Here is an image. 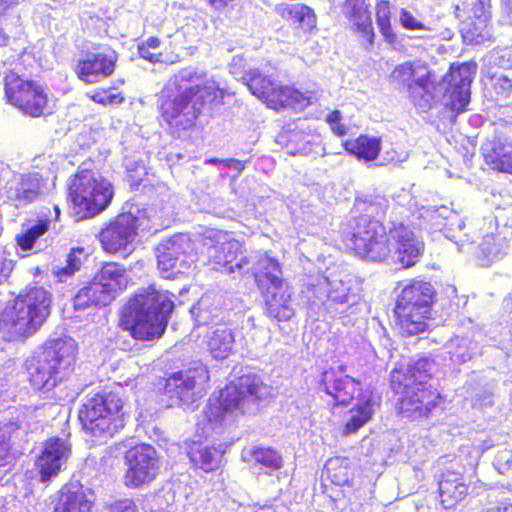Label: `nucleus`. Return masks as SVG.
<instances>
[{"label": "nucleus", "instance_id": "1", "mask_svg": "<svg viewBox=\"0 0 512 512\" xmlns=\"http://www.w3.org/2000/svg\"><path fill=\"white\" fill-rule=\"evenodd\" d=\"M340 239L347 251L359 258L378 263H392L403 269L419 262L422 246L403 223L386 229L375 217L361 214L350 217L340 229Z\"/></svg>", "mask_w": 512, "mask_h": 512}, {"label": "nucleus", "instance_id": "2", "mask_svg": "<svg viewBox=\"0 0 512 512\" xmlns=\"http://www.w3.org/2000/svg\"><path fill=\"white\" fill-rule=\"evenodd\" d=\"M222 91L206 72L186 67L170 77L162 91L160 120L175 132L195 125L207 105L220 103Z\"/></svg>", "mask_w": 512, "mask_h": 512}, {"label": "nucleus", "instance_id": "3", "mask_svg": "<svg viewBox=\"0 0 512 512\" xmlns=\"http://www.w3.org/2000/svg\"><path fill=\"white\" fill-rule=\"evenodd\" d=\"M436 370V361L430 356L395 363L389 374V386L398 396L395 404L397 416L410 422L426 421L432 417L443 398L438 388L427 384Z\"/></svg>", "mask_w": 512, "mask_h": 512}, {"label": "nucleus", "instance_id": "4", "mask_svg": "<svg viewBox=\"0 0 512 512\" xmlns=\"http://www.w3.org/2000/svg\"><path fill=\"white\" fill-rule=\"evenodd\" d=\"M174 294L154 284L133 293L123 305L118 327L136 341L150 342L165 333L174 311Z\"/></svg>", "mask_w": 512, "mask_h": 512}, {"label": "nucleus", "instance_id": "5", "mask_svg": "<svg viewBox=\"0 0 512 512\" xmlns=\"http://www.w3.org/2000/svg\"><path fill=\"white\" fill-rule=\"evenodd\" d=\"M35 57L21 52L17 57L4 62L3 98L5 102L28 118H40L51 113V98L47 84L27 73L34 68Z\"/></svg>", "mask_w": 512, "mask_h": 512}, {"label": "nucleus", "instance_id": "6", "mask_svg": "<svg viewBox=\"0 0 512 512\" xmlns=\"http://www.w3.org/2000/svg\"><path fill=\"white\" fill-rule=\"evenodd\" d=\"M77 418L88 436L109 439L123 430L129 418L128 402L119 385L91 391L80 403Z\"/></svg>", "mask_w": 512, "mask_h": 512}, {"label": "nucleus", "instance_id": "7", "mask_svg": "<svg viewBox=\"0 0 512 512\" xmlns=\"http://www.w3.org/2000/svg\"><path fill=\"white\" fill-rule=\"evenodd\" d=\"M50 307V294L43 287L28 286L2 312L0 326L9 340L25 339L46 321Z\"/></svg>", "mask_w": 512, "mask_h": 512}, {"label": "nucleus", "instance_id": "8", "mask_svg": "<svg viewBox=\"0 0 512 512\" xmlns=\"http://www.w3.org/2000/svg\"><path fill=\"white\" fill-rule=\"evenodd\" d=\"M77 345L61 338L48 340L28 361V383L34 391L53 390L76 362Z\"/></svg>", "mask_w": 512, "mask_h": 512}, {"label": "nucleus", "instance_id": "9", "mask_svg": "<svg viewBox=\"0 0 512 512\" xmlns=\"http://www.w3.org/2000/svg\"><path fill=\"white\" fill-rule=\"evenodd\" d=\"M252 276L265 303V313L277 321L294 315L293 287L283 277L281 263L269 255L260 256L252 267Z\"/></svg>", "mask_w": 512, "mask_h": 512}, {"label": "nucleus", "instance_id": "10", "mask_svg": "<svg viewBox=\"0 0 512 512\" xmlns=\"http://www.w3.org/2000/svg\"><path fill=\"white\" fill-rule=\"evenodd\" d=\"M435 296L433 286L422 280H412L401 290L393 314L395 325L402 336H414L429 329Z\"/></svg>", "mask_w": 512, "mask_h": 512}, {"label": "nucleus", "instance_id": "11", "mask_svg": "<svg viewBox=\"0 0 512 512\" xmlns=\"http://www.w3.org/2000/svg\"><path fill=\"white\" fill-rule=\"evenodd\" d=\"M266 394L267 386L259 375L243 374L228 382L209 400L206 417L210 422H217L235 412L245 413L259 405Z\"/></svg>", "mask_w": 512, "mask_h": 512}, {"label": "nucleus", "instance_id": "12", "mask_svg": "<svg viewBox=\"0 0 512 512\" xmlns=\"http://www.w3.org/2000/svg\"><path fill=\"white\" fill-rule=\"evenodd\" d=\"M114 196L113 185L89 169H78L67 182V199L82 219H90L106 210Z\"/></svg>", "mask_w": 512, "mask_h": 512}, {"label": "nucleus", "instance_id": "13", "mask_svg": "<svg viewBox=\"0 0 512 512\" xmlns=\"http://www.w3.org/2000/svg\"><path fill=\"white\" fill-rule=\"evenodd\" d=\"M242 81L252 95L276 112L286 109L302 111L318 100L315 91H301L295 86L283 85L258 70L245 72Z\"/></svg>", "mask_w": 512, "mask_h": 512}, {"label": "nucleus", "instance_id": "14", "mask_svg": "<svg viewBox=\"0 0 512 512\" xmlns=\"http://www.w3.org/2000/svg\"><path fill=\"white\" fill-rule=\"evenodd\" d=\"M150 218L145 211L121 212L106 222L98 233L101 248L108 254H130L139 229H149Z\"/></svg>", "mask_w": 512, "mask_h": 512}, {"label": "nucleus", "instance_id": "15", "mask_svg": "<svg viewBox=\"0 0 512 512\" xmlns=\"http://www.w3.org/2000/svg\"><path fill=\"white\" fill-rule=\"evenodd\" d=\"M125 471L123 485L128 489H141L150 485L160 468L156 449L146 443L131 446L123 455Z\"/></svg>", "mask_w": 512, "mask_h": 512}, {"label": "nucleus", "instance_id": "16", "mask_svg": "<svg viewBox=\"0 0 512 512\" xmlns=\"http://www.w3.org/2000/svg\"><path fill=\"white\" fill-rule=\"evenodd\" d=\"M477 64L473 61L451 63L443 81L448 84L445 94L448 100L444 105L452 114V121L468 109L471 98V84L476 75Z\"/></svg>", "mask_w": 512, "mask_h": 512}, {"label": "nucleus", "instance_id": "17", "mask_svg": "<svg viewBox=\"0 0 512 512\" xmlns=\"http://www.w3.org/2000/svg\"><path fill=\"white\" fill-rule=\"evenodd\" d=\"M117 60L114 51L86 52L77 60L74 72L86 84L98 83L113 75Z\"/></svg>", "mask_w": 512, "mask_h": 512}, {"label": "nucleus", "instance_id": "18", "mask_svg": "<svg viewBox=\"0 0 512 512\" xmlns=\"http://www.w3.org/2000/svg\"><path fill=\"white\" fill-rule=\"evenodd\" d=\"M201 376L200 369L197 366H189L180 371L171 373L167 378L163 379L164 383L160 388L162 395L175 403H169L173 406H188L187 402L191 399L193 391L196 387L197 378Z\"/></svg>", "mask_w": 512, "mask_h": 512}, {"label": "nucleus", "instance_id": "19", "mask_svg": "<svg viewBox=\"0 0 512 512\" xmlns=\"http://www.w3.org/2000/svg\"><path fill=\"white\" fill-rule=\"evenodd\" d=\"M71 454L70 444L59 437H52L44 442L41 453L35 460V469L41 482H48L61 470L62 461Z\"/></svg>", "mask_w": 512, "mask_h": 512}, {"label": "nucleus", "instance_id": "20", "mask_svg": "<svg viewBox=\"0 0 512 512\" xmlns=\"http://www.w3.org/2000/svg\"><path fill=\"white\" fill-rule=\"evenodd\" d=\"M190 242H168L157 256V265L164 278H176L189 268L192 259Z\"/></svg>", "mask_w": 512, "mask_h": 512}, {"label": "nucleus", "instance_id": "21", "mask_svg": "<svg viewBox=\"0 0 512 512\" xmlns=\"http://www.w3.org/2000/svg\"><path fill=\"white\" fill-rule=\"evenodd\" d=\"M95 498L79 482L64 484L56 493L53 512H93Z\"/></svg>", "mask_w": 512, "mask_h": 512}, {"label": "nucleus", "instance_id": "22", "mask_svg": "<svg viewBox=\"0 0 512 512\" xmlns=\"http://www.w3.org/2000/svg\"><path fill=\"white\" fill-rule=\"evenodd\" d=\"M320 384L326 394L334 400V405H348L354 399L360 382L346 374H339L335 367L323 371Z\"/></svg>", "mask_w": 512, "mask_h": 512}, {"label": "nucleus", "instance_id": "23", "mask_svg": "<svg viewBox=\"0 0 512 512\" xmlns=\"http://www.w3.org/2000/svg\"><path fill=\"white\" fill-rule=\"evenodd\" d=\"M235 334L227 323L209 326L203 337V345L217 360H224L233 353Z\"/></svg>", "mask_w": 512, "mask_h": 512}, {"label": "nucleus", "instance_id": "24", "mask_svg": "<svg viewBox=\"0 0 512 512\" xmlns=\"http://www.w3.org/2000/svg\"><path fill=\"white\" fill-rule=\"evenodd\" d=\"M211 258L219 269L229 273L240 271L249 264L248 257L244 255L243 245L234 239L214 246Z\"/></svg>", "mask_w": 512, "mask_h": 512}, {"label": "nucleus", "instance_id": "25", "mask_svg": "<svg viewBox=\"0 0 512 512\" xmlns=\"http://www.w3.org/2000/svg\"><path fill=\"white\" fill-rule=\"evenodd\" d=\"M185 444L186 455L193 469L210 473L220 468L222 454L215 446L199 440H189Z\"/></svg>", "mask_w": 512, "mask_h": 512}, {"label": "nucleus", "instance_id": "26", "mask_svg": "<svg viewBox=\"0 0 512 512\" xmlns=\"http://www.w3.org/2000/svg\"><path fill=\"white\" fill-rule=\"evenodd\" d=\"M93 277L111 301L127 288L126 269L117 262L104 263Z\"/></svg>", "mask_w": 512, "mask_h": 512}, {"label": "nucleus", "instance_id": "27", "mask_svg": "<svg viewBox=\"0 0 512 512\" xmlns=\"http://www.w3.org/2000/svg\"><path fill=\"white\" fill-rule=\"evenodd\" d=\"M438 490L441 503L445 508H450L468 495L469 486L465 483L461 473L454 470H446L441 474Z\"/></svg>", "mask_w": 512, "mask_h": 512}, {"label": "nucleus", "instance_id": "28", "mask_svg": "<svg viewBox=\"0 0 512 512\" xmlns=\"http://www.w3.org/2000/svg\"><path fill=\"white\" fill-rule=\"evenodd\" d=\"M485 163L493 170L512 174V140L497 136L483 153Z\"/></svg>", "mask_w": 512, "mask_h": 512}, {"label": "nucleus", "instance_id": "29", "mask_svg": "<svg viewBox=\"0 0 512 512\" xmlns=\"http://www.w3.org/2000/svg\"><path fill=\"white\" fill-rule=\"evenodd\" d=\"M324 473L331 485L351 488L355 480L356 466L347 456H334L326 461Z\"/></svg>", "mask_w": 512, "mask_h": 512}, {"label": "nucleus", "instance_id": "30", "mask_svg": "<svg viewBox=\"0 0 512 512\" xmlns=\"http://www.w3.org/2000/svg\"><path fill=\"white\" fill-rule=\"evenodd\" d=\"M342 145L348 155L362 162H372L381 152L382 139L379 136L360 134L356 138L345 140Z\"/></svg>", "mask_w": 512, "mask_h": 512}, {"label": "nucleus", "instance_id": "31", "mask_svg": "<svg viewBox=\"0 0 512 512\" xmlns=\"http://www.w3.org/2000/svg\"><path fill=\"white\" fill-rule=\"evenodd\" d=\"M110 303L111 300L102 290L94 277L80 288L73 298V305L76 310L100 308L107 306Z\"/></svg>", "mask_w": 512, "mask_h": 512}, {"label": "nucleus", "instance_id": "32", "mask_svg": "<svg viewBox=\"0 0 512 512\" xmlns=\"http://www.w3.org/2000/svg\"><path fill=\"white\" fill-rule=\"evenodd\" d=\"M43 185L44 178L38 172L20 175L15 189V200L21 204L34 202L41 196Z\"/></svg>", "mask_w": 512, "mask_h": 512}, {"label": "nucleus", "instance_id": "33", "mask_svg": "<svg viewBox=\"0 0 512 512\" xmlns=\"http://www.w3.org/2000/svg\"><path fill=\"white\" fill-rule=\"evenodd\" d=\"M350 416L344 423L342 434L348 436L356 433L366 423H368L373 416V408L371 399H366L358 402L349 411Z\"/></svg>", "mask_w": 512, "mask_h": 512}, {"label": "nucleus", "instance_id": "34", "mask_svg": "<svg viewBox=\"0 0 512 512\" xmlns=\"http://www.w3.org/2000/svg\"><path fill=\"white\" fill-rule=\"evenodd\" d=\"M281 15L297 23L304 31L310 32L317 25L314 10L305 4L284 5Z\"/></svg>", "mask_w": 512, "mask_h": 512}, {"label": "nucleus", "instance_id": "35", "mask_svg": "<svg viewBox=\"0 0 512 512\" xmlns=\"http://www.w3.org/2000/svg\"><path fill=\"white\" fill-rule=\"evenodd\" d=\"M375 18L377 27L384 41L390 45H394L398 37L392 26L390 2L388 0H379L376 2Z\"/></svg>", "mask_w": 512, "mask_h": 512}, {"label": "nucleus", "instance_id": "36", "mask_svg": "<svg viewBox=\"0 0 512 512\" xmlns=\"http://www.w3.org/2000/svg\"><path fill=\"white\" fill-rule=\"evenodd\" d=\"M19 428L16 421L0 422V467L10 465L15 460L12 436Z\"/></svg>", "mask_w": 512, "mask_h": 512}, {"label": "nucleus", "instance_id": "37", "mask_svg": "<svg viewBox=\"0 0 512 512\" xmlns=\"http://www.w3.org/2000/svg\"><path fill=\"white\" fill-rule=\"evenodd\" d=\"M250 455L257 465L271 472L283 467L282 455L273 447L255 446L251 449Z\"/></svg>", "mask_w": 512, "mask_h": 512}, {"label": "nucleus", "instance_id": "38", "mask_svg": "<svg viewBox=\"0 0 512 512\" xmlns=\"http://www.w3.org/2000/svg\"><path fill=\"white\" fill-rule=\"evenodd\" d=\"M50 227V220L48 218H40L37 223L24 231L22 234L16 236V242L22 250L31 249L36 240L44 235Z\"/></svg>", "mask_w": 512, "mask_h": 512}, {"label": "nucleus", "instance_id": "39", "mask_svg": "<svg viewBox=\"0 0 512 512\" xmlns=\"http://www.w3.org/2000/svg\"><path fill=\"white\" fill-rule=\"evenodd\" d=\"M341 8L343 15L351 24L372 16L367 0H344Z\"/></svg>", "mask_w": 512, "mask_h": 512}, {"label": "nucleus", "instance_id": "40", "mask_svg": "<svg viewBox=\"0 0 512 512\" xmlns=\"http://www.w3.org/2000/svg\"><path fill=\"white\" fill-rule=\"evenodd\" d=\"M114 87L110 88H97L90 93H87V97L94 103L102 106L120 105L125 101V97L122 92L112 93Z\"/></svg>", "mask_w": 512, "mask_h": 512}, {"label": "nucleus", "instance_id": "41", "mask_svg": "<svg viewBox=\"0 0 512 512\" xmlns=\"http://www.w3.org/2000/svg\"><path fill=\"white\" fill-rule=\"evenodd\" d=\"M436 88L435 74L433 71L428 70L424 75L412 79L406 84V90L410 98H416L418 93L417 89H421L425 93H431Z\"/></svg>", "mask_w": 512, "mask_h": 512}, {"label": "nucleus", "instance_id": "42", "mask_svg": "<svg viewBox=\"0 0 512 512\" xmlns=\"http://www.w3.org/2000/svg\"><path fill=\"white\" fill-rule=\"evenodd\" d=\"M160 39L155 36L149 37L145 42L138 46V53L141 58L151 63H163L166 61L163 54L158 51Z\"/></svg>", "mask_w": 512, "mask_h": 512}, {"label": "nucleus", "instance_id": "43", "mask_svg": "<svg viewBox=\"0 0 512 512\" xmlns=\"http://www.w3.org/2000/svg\"><path fill=\"white\" fill-rule=\"evenodd\" d=\"M351 28L362 37L366 47L370 48L374 45L376 33L373 26L372 16L352 24Z\"/></svg>", "mask_w": 512, "mask_h": 512}, {"label": "nucleus", "instance_id": "44", "mask_svg": "<svg viewBox=\"0 0 512 512\" xmlns=\"http://www.w3.org/2000/svg\"><path fill=\"white\" fill-rule=\"evenodd\" d=\"M351 28L362 37L366 47L370 48L374 45L376 33L373 26L372 16L352 24Z\"/></svg>", "mask_w": 512, "mask_h": 512}, {"label": "nucleus", "instance_id": "45", "mask_svg": "<svg viewBox=\"0 0 512 512\" xmlns=\"http://www.w3.org/2000/svg\"><path fill=\"white\" fill-rule=\"evenodd\" d=\"M416 66L413 62L407 61L397 65L391 72L390 78L392 81L399 84H403L406 88V84L412 80L415 76Z\"/></svg>", "mask_w": 512, "mask_h": 512}, {"label": "nucleus", "instance_id": "46", "mask_svg": "<svg viewBox=\"0 0 512 512\" xmlns=\"http://www.w3.org/2000/svg\"><path fill=\"white\" fill-rule=\"evenodd\" d=\"M492 89L498 97H508L512 93V77L494 75L491 77Z\"/></svg>", "mask_w": 512, "mask_h": 512}, {"label": "nucleus", "instance_id": "47", "mask_svg": "<svg viewBox=\"0 0 512 512\" xmlns=\"http://www.w3.org/2000/svg\"><path fill=\"white\" fill-rule=\"evenodd\" d=\"M399 24L406 30H427L428 27L405 8L399 10Z\"/></svg>", "mask_w": 512, "mask_h": 512}, {"label": "nucleus", "instance_id": "48", "mask_svg": "<svg viewBox=\"0 0 512 512\" xmlns=\"http://www.w3.org/2000/svg\"><path fill=\"white\" fill-rule=\"evenodd\" d=\"M331 131L338 137H343L347 134V127L342 123V113L340 110H333L326 116Z\"/></svg>", "mask_w": 512, "mask_h": 512}, {"label": "nucleus", "instance_id": "49", "mask_svg": "<svg viewBox=\"0 0 512 512\" xmlns=\"http://www.w3.org/2000/svg\"><path fill=\"white\" fill-rule=\"evenodd\" d=\"M490 0H472L471 12L473 18L486 22L490 18Z\"/></svg>", "mask_w": 512, "mask_h": 512}, {"label": "nucleus", "instance_id": "50", "mask_svg": "<svg viewBox=\"0 0 512 512\" xmlns=\"http://www.w3.org/2000/svg\"><path fill=\"white\" fill-rule=\"evenodd\" d=\"M107 512H137V506L133 499L122 498L110 503Z\"/></svg>", "mask_w": 512, "mask_h": 512}, {"label": "nucleus", "instance_id": "51", "mask_svg": "<svg viewBox=\"0 0 512 512\" xmlns=\"http://www.w3.org/2000/svg\"><path fill=\"white\" fill-rule=\"evenodd\" d=\"M328 300L332 303H347L349 301V289L344 285H341L340 288L330 289Z\"/></svg>", "mask_w": 512, "mask_h": 512}, {"label": "nucleus", "instance_id": "52", "mask_svg": "<svg viewBox=\"0 0 512 512\" xmlns=\"http://www.w3.org/2000/svg\"><path fill=\"white\" fill-rule=\"evenodd\" d=\"M206 163L214 164V165H225L227 167H232L236 169L239 173H241L245 169V163L241 160L227 158V159H219V158H210L206 161Z\"/></svg>", "mask_w": 512, "mask_h": 512}, {"label": "nucleus", "instance_id": "53", "mask_svg": "<svg viewBox=\"0 0 512 512\" xmlns=\"http://www.w3.org/2000/svg\"><path fill=\"white\" fill-rule=\"evenodd\" d=\"M79 267H80V262L78 261V259L73 255V253H70L68 255V258H67V265L63 268H61L57 275L58 276H61V275H65V276H70L72 275L75 271L79 270Z\"/></svg>", "mask_w": 512, "mask_h": 512}, {"label": "nucleus", "instance_id": "54", "mask_svg": "<svg viewBox=\"0 0 512 512\" xmlns=\"http://www.w3.org/2000/svg\"><path fill=\"white\" fill-rule=\"evenodd\" d=\"M323 487H324V491L323 492L325 494H327L328 497L333 502H338V501H340L341 499H343L345 497V494L343 493V491H337L333 487H330L328 484H324Z\"/></svg>", "mask_w": 512, "mask_h": 512}, {"label": "nucleus", "instance_id": "55", "mask_svg": "<svg viewBox=\"0 0 512 512\" xmlns=\"http://www.w3.org/2000/svg\"><path fill=\"white\" fill-rule=\"evenodd\" d=\"M201 1L204 2L209 7H212L216 10H221V9L226 8L234 0H201Z\"/></svg>", "mask_w": 512, "mask_h": 512}, {"label": "nucleus", "instance_id": "56", "mask_svg": "<svg viewBox=\"0 0 512 512\" xmlns=\"http://www.w3.org/2000/svg\"><path fill=\"white\" fill-rule=\"evenodd\" d=\"M18 0H0V19L7 14V11L16 5Z\"/></svg>", "mask_w": 512, "mask_h": 512}, {"label": "nucleus", "instance_id": "57", "mask_svg": "<svg viewBox=\"0 0 512 512\" xmlns=\"http://www.w3.org/2000/svg\"><path fill=\"white\" fill-rule=\"evenodd\" d=\"M495 512H512V503L508 501H500L494 508Z\"/></svg>", "mask_w": 512, "mask_h": 512}, {"label": "nucleus", "instance_id": "58", "mask_svg": "<svg viewBox=\"0 0 512 512\" xmlns=\"http://www.w3.org/2000/svg\"><path fill=\"white\" fill-rule=\"evenodd\" d=\"M10 269L0 261V284L9 277Z\"/></svg>", "mask_w": 512, "mask_h": 512}, {"label": "nucleus", "instance_id": "59", "mask_svg": "<svg viewBox=\"0 0 512 512\" xmlns=\"http://www.w3.org/2000/svg\"><path fill=\"white\" fill-rule=\"evenodd\" d=\"M485 239H487L486 243L488 245L492 244L493 246H497V244L495 243V237L493 235H487L485 236Z\"/></svg>", "mask_w": 512, "mask_h": 512}, {"label": "nucleus", "instance_id": "60", "mask_svg": "<svg viewBox=\"0 0 512 512\" xmlns=\"http://www.w3.org/2000/svg\"><path fill=\"white\" fill-rule=\"evenodd\" d=\"M337 371H339V374H344V372L347 370L346 364H341L337 368H335Z\"/></svg>", "mask_w": 512, "mask_h": 512}, {"label": "nucleus", "instance_id": "61", "mask_svg": "<svg viewBox=\"0 0 512 512\" xmlns=\"http://www.w3.org/2000/svg\"><path fill=\"white\" fill-rule=\"evenodd\" d=\"M54 211H55V217H54V220H55V221H58V220H59V217H60V213H61V212H60V208H59L57 205H55V206H54Z\"/></svg>", "mask_w": 512, "mask_h": 512}, {"label": "nucleus", "instance_id": "62", "mask_svg": "<svg viewBox=\"0 0 512 512\" xmlns=\"http://www.w3.org/2000/svg\"><path fill=\"white\" fill-rule=\"evenodd\" d=\"M5 36L0 34V44H2L5 41Z\"/></svg>", "mask_w": 512, "mask_h": 512}]
</instances>
